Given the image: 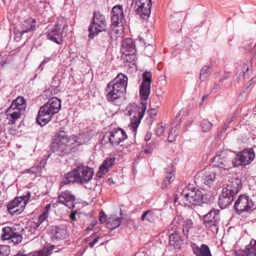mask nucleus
I'll return each instance as SVG.
<instances>
[{
	"mask_svg": "<svg viewBox=\"0 0 256 256\" xmlns=\"http://www.w3.org/2000/svg\"><path fill=\"white\" fill-rule=\"evenodd\" d=\"M96 16V11L93 12V17L92 19V22L88 28L89 34L88 37L90 39H92L94 38V34L96 33V24L95 22V18Z\"/></svg>",
	"mask_w": 256,
	"mask_h": 256,
	"instance_id": "31",
	"label": "nucleus"
},
{
	"mask_svg": "<svg viewBox=\"0 0 256 256\" xmlns=\"http://www.w3.org/2000/svg\"><path fill=\"white\" fill-rule=\"evenodd\" d=\"M26 107V102L24 97L18 96L12 100L11 105L5 112L8 124L13 125L16 124L18 119L24 114Z\"/></svg>",
	"mask_w": 256,
	"mask_h": 256,
	"instance_id": "6",
	"label": "nucleus"
},
{
	"mask_svg": "<svg viewBox=\"0 0 256 256\" xmlns=\"http://www.w3.org/2000/svg\"><path fill=\"white\" fill-rule=\"evenodd\" d=\"M93 174L92 168L84 166H78L64 175L62 183L64 185L74 183L82 184L91 180Z\"/></svg>",
	"mask_w": 256,
	"mask_h": 256,
	"instance_id": "3",
	"label": "nucleus"
},
{
	"mask_svg": "<svg viewBox=\"0 0 256 256\" xmlns=\"http://www.w3.org/2000/svg\"><path fill=\"white\" fill-rule=\"evenodd\" d=\"M155 52V48L152 44H148L144 49V53L148 57H152Z\"/></svg>",
	"mask_w": 256,
	"mask_h": 256,
	"instance_id": "42",
	"label": "nucleus"
},
{
	"mask_svg": "<svg viewBox=\"0 0 256 256\" xmlns=\"http://www.w3.org/2000/svg\"><path fill=\"white\" fill-rule=\"evenodd\" d=\"M75 196L68 191L62 192L58 197L57 202L64 204L69 208H73L76 204Z\"/></svg>",
	"mask_w": 256,
	"mask_h": 256,
	"instance_id": "21",
	"label": "nucleus"
},
{
	"mask_svg": "<svg viewBox=\"0 0 256 256\" xmlns=\"http://www.w3.org/2000/svg\"><path fill=\"white\" fill-rule=\"evenodd\" d=\"M42 222H40L38 218V220L36 222H34L35 224V227L36 228H38L42 223Z\"/></svg>",
	"mask_w": 256,
	"mask_h": 256,
	"instance_id": "62",
	"label": "nucleus"
},
{
	"mask_svg": "<svg viewBox=\"0 0 256 256\" xmlns=\"http://www.w3.org/2000/svg\"><path fill=\"white\" fill-rule=\"evenodd\" d=\"M43 167L40 165L38 164L36 166H34L28 169L25 170L26 172H30L34 174H40L42 172Z\"/></svg>",
	"mask_w": 256,
	"mask_h": 256,
	"instance_id": "40",
	"label": "nucleus"
},
{
	"mask_svg": "<svg viewBox=\"0 0 256 256\" xmlns=\"http://www.w3.org/2000/svg\"><path fill=\"white\" fill-rule=\"evenodd\" d=\"M30 196V192L27 191L26 194L16 198L8 204V212L12 214H20L24 210Z\"/></svg>",
	"mask_w": 256,
	"mask_h": 256,
	"instance_id": "9",
	"label": "nucleus"
},
{
	"mask_svg": "<svg viewBox=\"0 0 256 256\" xmlns=\"http://www.w3.org/2000/svg\"><path fill=\"white\" fill-rule=\"evenodd\" d=\"M232 202L231 197L227 198L224 194H220L219 196L218 205L222 209L226 208Z\"/></svg>",
	"mask_w": 256,
	"mask_h": 256,
	"instance_id": "32",
	"label": "nucleus"
},
{
	"mask_svg": "<svg viewBox=\"0 0 256 256\" xmlns=\"http://www.w3.org/2000/svg\"><path fill=\"white\" fill-rule=\"evenodd\" d=\"M165 124L161 123L158 124L156 129V134L158 136H160L164 134L165 129Z\"/></svg>",
	"mask_w": 256,
	"mask_h": 256,
	"instance_id": "47",
	"label": "nucleus"
},
{
	"mask_svg": "<svg viewBox=\"0 0 256 256\" xmlns=\"http://www.w3.org/2000/svg\"><path fill=\"white\" fill-rule=\"evenodd\" d=\"M208 94H206V95H204L202 98V100H201V102H200V105H201L202 104V103L205 100H206L208 98Z\"/></svg>",
	"mask_w": 256,
	"mask_h": 256,
	"instance_id": "60",
	"label": "nucleus"
},
{
	"mask_svg": "<svg viewBox=\"0 0 256 256\" xmlns=\"http://www.w3.org/2000/svg\"><path fill=\"white\" fill-rule=\"evenodd\" d=\"M46 62H47V60H44L40 64V66H42V65L44 64Z\"/></svg>",
	"mask_w": 256,
	"mask_h": 256,
	"instance_id": "64",
	"label": "nucleus"
},
{
	"mask_svg": "<svg viewBox=\"0 0 256 256\" xmlns=\"http://www.w3.org/2000/svg\"><path fill=\"white\" fill-rule=\"evenodd\" d=\"M136 12L143 19L148 18L150 16L152 6V0H140L136 2Z\"/></svg>",
	"mask_w": 256,
	"mask_h": 256,
	"instance_id": "16",
	"label": "nucleus"
},
{
	"mask_svg": "<svg viewBox=\"0 0 256 256\" xmlns=\"http://www.w3.org/2000/svg\"><path fill=\"white\" fill-rule=\"evenodd\" d=\"M100 144L102 145H105L107 144H110L112 146V138L110 132H108L104 134L102 138L101 139Z\"/></svg>",
	"mask_w": 256,
	"mask_h": 256,
	"instance_id": "38",
	"label": "nucleus"
},
{
	"mask_svg": "<svg viewBox=\"0 0 256 256\" xmlns=\"http://www.w3.org/2000/svg\"><path fill=\"white\" fill-rule=\"evenodd\" d=\"M255 158V154L252 148L244 150L236 155V158L233 160L232 164L234 166H244L250 163Z\"/></svg>",
	"mask_w": 256,
	"mask_h": 256,
	"instance_id": "10",
	"label": "nucleus"
},
{
	"mask_svg": "<svg viewBox=\"0 0 256 256\" xmlns=\"http://www.w3.org/2000/svg\"><path fill=\"white\" fill-rule=\"evenodd\" d=\"M150 91V86L140 84V96L142 100L146 102L148 99Z\"/></svg>",
	"mask_w": 256,
	"mask_h": 256,
	"instance_id": "28",
	"label": "nucleus"
},
{
	"mask_svg": "<svg viewBox=\"0 0 256 256\" xmlns=\"http://www.w3.org/2000/svg\"><path fill=\"white\" fill-rule=\"evenodd\" d=\"M250 66L248 64H244L239 73L240 78L245 79L249 78Z\"/></svg>",
	"mask_w": 256,
	"mask_h": 256,
	"instance_id": "36",
	"label": "nucleus"
},
{
	"mask_svg": "<svg viewBox=\"0 0 256 256\" xmlns=\"http://www.w3.org/2000/svg\"><path fill=\"white\" fill-rule=\"evenodd\" d=\"M152 74L148 72H145L142 74V80L141 84L150 86L152 82Z\"/></svg>",
	"mask_w": 256,
	"mask_h": 256,
	"instance_id": "39",
	"label": "nucleus"
},
{
	"mask_svg": "<svg viewBox=\"0 0 256 256\" xmlns=\"http://www.w3.org/2000/svg\"><path fill=\"white\" fill-rule=\"evenodd\" d=\"M22 235L15 231L10 240H11L15 244H18L22 242Z\"/></svg>",
	"mask_w": 256,
	"mask_h": 256,
	"instance_id": "43",
	"label": "nucleus"
},
{
	"mask_svg": "<svg viewBox=\"0 0 256 256\" xmlns=\"http://www.w3.org/2000/svg\"><path fill=\"white\" fill-rule=\"evenodd\" d=\"M178 134V128L176 127L174 128H173L171 130V132H170V133L168 136V140L170 142H172L173 141H174L175 140Z\"/></svg>",
	"mask_w": 256,
	"mask_h": 256,
	"instance_id": "45",
	"label": "nucleus"
},
{
	"mask_svg": "<svg viewBox=\"0 0 256 256\" xmlns=\"http://www.w3.org/2000/svg\"><path fill=\"white\" fill-rule=\"evenodd\" d=\"M206 196L194 184H189L182 190V200L184 205L190 207L206 202Z\"/></svg>",
	"mask_w": 256,
	"mask_h": 256,
	"instance_id": "5",
	"label": "nucleus"
},
{
	"mask_svg": "<svg viewBox=\"0 0 256 256\" xmlns=\"http://www.w3.org/2000/svg\"><path fill=\"white\" fill-rule=\"evenodd\" d=\"M85 240L91 248H92L96 243L95 233L92 234L90 237L86 238Z\"/></svg>",
	"mask_w": 256,
	"mask_h": 256,
	"instance_id": "46",
	"label": "nucleus"
},
{
	"mask_svg": "<svg viewBox=\"0 0 256 256\" xmlns=\"http://www.w3.org/2000/svg\"><path fill=\"white\" fill-rule=\"evenodd\" d=\"M128 78L123 74H119L109 82L106 88V94L108 102L116 104L126 91Z\"/></svg>",
	"mask_w": 256,
	"mask_h": 256,
	"instance_id": "2",
	"label": "nucleus"
},
{
	"mask_svg": "<svg viewBox=\"0 0 256 256\" xmlns=\"http://www.w3.org/2000/svg\"><path fill=\"white\" fill-rule=\"evenodd\" d=\"M77 214V212L76 211H75V212H72L70 214V218H71V220L73 221L74 220H76V214Z\"/></svg>",
	"mask_w": 256,
	"mask_h": 256,
	"instance_id": "58",
	"label": "nucleus"
},
{
	"mask_svg": "<svg viewBox=\"0 0 256 256\" xmlns=\"http://www.w3.org/2000/svg\"><path fill=\"white\" fill-rule=\"evenodd\" d=\"M112 138V146H118L127 138L125 131L121 128H114L110 131Z\"/></svg>",
	"mask_w": 256,
	"mask_h": 256,
	"instance_id": "23",
	"label": "nucleus"
},
{
	"mask_svg": "<svg viewBox=\"0 0 256 256\" xmlns=\"http://www.w3.org/2000/svg\"><path fill=\"white\" fill-rule=\"evenodd\" d=\"M108 24L104 16L97 12V36L103 32V40H108L110 32L108 30Z\"/></svg>",
	"mask_w": 256,
	"mask_h": 256,
	"instance_id": "17",
	"label": "nucleus"
},
{
	"mask_svg": "<svg viewBox=\"0 0 256 256\" xmlns=\"http://www.w3.org/2000/svg\"><path fill=\"white\" fill-rule=\"evenodd\" d=\"M124 54L125 56V58H124L125 60L127 62H134L136 59V52H130V54Z\"/></svg>",
	"mask_w": 256,
	"mask_h": 256,
	"instance_id": "50",
	"label": "nucleus"
},
{
	"mask_svg": "<svg viewBox=\"0 0 256 256\" xmlns=\"http://www.w3.org/2000/svg\"><path fill=\"white\" fill-rule=\"evenodd\" d=\"M96 222L92 221L91 222V224L86 228V230H91L94 228V227L96 225Z\"/></svg>",
	"mask_w": 256,
	"mask_h": 256,
	"instance_id": "57",
	"label": "nucleus"
},
{
	"mask_svg": "<svg viewBox=\"0 0 256 256\" xmlns=\"http://www.w3.org/2000/svg\"><path fill=\"white\" fill-rule=\"evenodd\" d=\"M236 118V116L235 113L232 114L230 116H229L224 124L225 126H226V127L225 128H224V129L225 130H226L227 127L232 124V122Z\"/></svg>",
	"mask_w": 256,
	"mask_h": 256,
	"instance_id": "51",
	"label": "nucleus"
},
{
	"mask_svg": "<svg viewBox=\"0 0 256 256\" xmlns=\"http://www.w3.org/2000/svg\"><path fill=\"white\" fill-rule=\"evenodd\" d=\"M212 68L210 66H204L200 70V78L202 81L205 80L210 74Z\"/></svg>",
	"mask_w": 256,
	"mask_h": 256,
	"instance_id": "35",
	"label": "nucleus"
},
{
	"mask_svg": "<svg viewBox=\"0 0 256 256\" xmlns=\"http://www.w3.org/2000/svg\"><path fill=\"white\" fill-rule=\"evenodd\" d=\"M115 160L116 158L114 157L106 158L100 167L98 171L97 172V177L99 178H102L104 175L108 172L110 168L114 164Z\"/></svg>",
	"mask_w": 256,
	"mask_h": 256,
	"instance_id": "25",
	"label": "nucleus"
},
{
	"mask_svg": "<svg viewBox=\"0 0 256 256\" xmlns=\"http://www.w3.org/2000/svg\"><path fill=\"white\" fill-rule=\"evenodd\" d=\"M148 114L150 116H155L156 114V109L152 108L150 110H149L148 111Z\"/></svg>",
	"mask_w": 256,
	"mask_h": 256,
	"instance_id": "55",
	"label": "nucleus"
},
{
	"mask_svg": "<svg viewBox=\"0 0 256 256\" xmlns=\"http://www.w3.org/2000/svg\"><path fill=\"white\" fill-rule=\"evenodd\" d=\"M122 25L120 26V24L115 26L114 24H112V30L114 31V33L118 35V36H120L122 32Z\"/></svg>",
	"mask_w": 256,
	"mask_h": 256,
	"instance_id": "48",
	"label": "nucleus"
},
{
	"mask_svg": "<svg viewBox=\"0 0 256 256\" xmlns=\"http://www.w3.org/2000/svg\"><path fill=\"white\" fill-rule=\"evenodd\" d=\"M252 200L246 195H240L234 202L236 212L242 216H246L254 209Z\"/></svg>",
	"mask_w": 256,
	"mask_h": 256,
	"instance_id": "8",
	"label": "nucleus"
},
{
	"mask_svg": "<svg viewBox=\"0 0 256 256\" xmlns=\"http://www.w3.org/2000/svg\"><path fill=\"white\" fill-rule=\"evenodd\" d=\"M147 103L141 102L138 108V112L134 115L131 120L130 126L134 132H135L143 118L144 114L146 110Z\"/></svg>",
	"mask_w": 256,
	"mask_h": 256,
	"instance_id": "19",
	"label": "nucleus"
},
{
	"mask_svg": "<svg viewBox=\"0 0 256 256\" xmlns=\"http://www.w3.org/2000/svg\"><path fill=\"white\" fill-rule=\"evenodd\" d=\"M10 252V248L8 246H0V256H8Z\"/></svg>",
	"mask_w": 256,
	"mask_h": 256,
	"instance_id": "49",
	"label": "nucleus"
},
{
	"mask_svg": "<svg viewBox=\"0 0 256 256\" xmlns=\"http://www.w3.org/2000/svg\"><path fill=\"white\" fill-rule=\"evenodd\" d=\"M214 168L227 170L230 166V159L226 150H222L218 152L212 159Z\"/></svg>",
	"mask_w": 256,
	"mask_h": 256,
	"instance_id": "12",
	"label": "nucleus"
},
{
	"mask_svg": "<svg viewBox=\"0 0 256 256\" xmlns=\"http://www.w3.org/2000/svg\"><path fill=\"white\" fill-rule=\"evenodd\" d=\"M28 256H48L47 252L44 250H40L30 253Z\"/></svg>",
	"mask_w": 256,
	"mask_h": 256,
	"instance_id": "52",
	"label": "nucleus"
},
{
	"mask_svg": "<svg viewBox=\"0 0 256 256\" xmlns=\"http://www.w3.org/2000/svg\"><path fill=\"white\" fill-rule=\"evenodd\" d=\"M192 251L196 256H212L209 247L205 244H202L200 246H194Z\"/></svg>",
	"mask_w": 256,
	"mask_h": 256,
	"instance_id": "27",
	"label": "nucleus"
},
{
	"mask_svg": "<svg viewBox=\"0 0 256 256\" xmlns=\"http://www.w3.org/2000/svg\"><path fill=\"white\" fill-rule=\"evenodd\" d=\"M242 184L240 180L235 178L234 180L230 182L227 186L224 188L221 194H224V196L227 198L231 197L232 201L234 200V196L237 194L241 189Z\"/></svg>",
	"mask_w": 256,
	"mask_h": 256,
	"instance_id": "14",
	"label": "nucleus"
},
{
	"mask_svg": "<svg viewBox=\"0 0 256 256\" xmlns=\"http://www.w3.org/2000/svg\"><path fill=\"white\" fill-rule=\"evenodd\" d=\"M253 46L255 47L256 44H254L252 42H251L248 46H246V48L248 50H250L252 48Z\"/></svg>",
	"mask_w": 256,
	"mask_h": 256,
	"instance_id": "59",
	"label": "nucleus"
},
{
	"mask_svg": "<svg viewBox=\"0 0 256 256\" xmlns=\"http://www.w3.org/2000/svg\"><path fill=\"white\" fill-rule=\"evenodd\" d=\"M178 196H174V203H176V202L178 201Z\"/></svg>",
	"mask_w": 256,
	"mask_h": 256,
	"instance_id": "63",
	"label": "nucleus"
},
{
	"mask_svg": "<svg viewBox=\"0 0 256 256\" xmlns=\"http://www.w3.org/2000/svg\"><path fill=\"white\" fill-rule=\"evenodd\" d=\"M124 18L122 6L119 4L114 6L111 12V21L112 24L117 26L122 24Z\"/></svg>",
	"mask_w": 256,
	"mask_h": 256,
	"instance_id": "22",
	"label": "nucleus"
},
{
	"mask_svg": "<svg viewBox=\"0 0 256 256\" xmlns=\"http://www.w3.org/2000/svg\"><path fill=\"white\" fill-rule=\"evenodd\" d=\"M174 180V174L172 172H168L165 176V178L164 180L163 183L162 184L161 188L162 189H164L167 188L168 185L170 184Z\"/></svg>",
	"mask_w": 256,
	"mask_h": 256,
	"instance_id": "37",
	"label": "nucleus"
},
{
	"mask_svg": "<svg viewBox=\"0 0 256 256\" xmlns=\"http://www.w3.org/2000/svg\"><path fill=\"white\" fill-rule=\"evenodd\" d=\"M61 24L58 23L54 25V28L46 34L48 39L56 42L58 44L62 43L64 39L63 30L66 28L68 27V25L64 24L61 28Z\"/></svg>",
	"mask_w": 256,
	"mask_h": 256,
	"instance_id": "15",
	"label": "nucleus"
},
{
	"mask_svg": "<svg viewBox=\"0 0 256 256\" xmlns=\"http://www.w3.org/2000/svg\"><path fill=\"white\" fill-rule=\"evenodd\" d=\"M183 220V218L180 216H176L174 218L170 226L172 228L177 230L178 226L180 225V224L182 222V232L183 235L184 237L188 238L189 233L190 231L193 228V222L192 220L190 218H186L185 220Z\"/></svg>",
	"mask_w": 256,
	"mask_h": 256,
	"instance_id": "11",
	"label": "nucleus"
},
{
	"mask_svg": "<svg viewBox=\"0 0 256 256\" xmlns=\"http://www.w3.org/2000/svg\"><path fill=\"white\" fill-rule=\"evenodd\" d=\"M200 220L204 226L214 234H218L220 221V212L218 210L212 209Z\"/></svg>",
	"mask_w": 256,
	"mask_h": 256,
	"instance_id": "7",
	"label": "nucleus"
},
{
	"mask_svg": "<svg viewBox=\"0 0 256 256\" xmlns=\"http://www.w3.org/2000/svg\"><path fill=\"white\" fill-rule=\"evenodd\" d=\"M151 134L148 133L145 136L144 140L146 142L148 141L151 138Z\"/></svg>",
	"mask_w": 256,
	"mask_h": 256,
	"instance_id": "61",
	"label": "nucleus"
},
{
	"mask_svg": "<svg viewBox=\"0 0 256 256\" xmlns=\"http://www.w3.org/2000/svg\"><path fill=\"white\" fill-rule=\"evenodd\" d=\"M188 242V238L181 236L177 232L174 231L169 235V244L176 250H179Z\"/></svg>",
	"mask_w": 256,
	"mask_h": 256,
	"instance_id": "18",
	"label": "nucleus"
},
{
	"mask_svg": "<svg viewBox=\"0 0 256 256\" xmlns=\"http://www.w3.org/2000/svg\"><path fill=\"white\" fill-rule=\"evenodd\" d=\"M108 220V219H107L106 215L104 214V212L102 210H101L100 212V216H99V218H98L99 222L100 223H103L105 222H107Z\"/></svg>",
	"mask_w": 256,
	"mask_h": 256,
	"instance_id": "53",
	"label": "nucleus"
},
{
	"mask_svg": "<svg viewBox=\"0 0 256 256\" xmlns=\"http://www.w3.org/2000/svg\"><path fill=\"white\" fill-rule=\"evenodd\" d=\"M123 54H128L130 52H136L135 45L131 38H125L120 48Z\"/></svg>",
	"mask_w": 256,
	"mask_h": 256,
	"instance_id": "26",
	"label": "nucleus"
},
{
	"mask_svg": "<svg viewBox=\"0 0 256 256\" xmlns=\"http://www.w3.org/2000/svg\"><path fill=\"white\" fill-rule=\"evenodd\" d=\"M245 252L247 256H256V240H251L249 246L246 248Z\"/></svg>",
	"mask_w": 256,
	"mask_h": 256,
	"instance_id": "33",
	"label": "nucleus"
},
{
	"mask_svg": "<svg viewBox=\"0 0 256 256\" xmlns=\"http://www.w3.org/2000/svg\"><path fill=\"white\" fill-rule=\"evenodd\" d=\"M51 239L53 241H58L66 238V230L58 226H52L50 228Z\"/></svg>",
	"mask_w": 256,
	"mask_h": 256,
	"instance_id": "24",
	"label": "nucleus"
},
{
	"mask_svg": "<svg viewBox=\"0 0 256 256\" xmlns=\"http://www.w3.org/2000/svg\"><path fill=\"white\" fill-rule=\"evenodd\" d=\"M141 220L142 221L154 222L155 220L154 213L150 210H146L142 214Z\"/></svg>",
	"mask_w": 256,
	"mask_h": 256,
	"instance_id": "34",
	"label": "nucleus"
},
{
	"mask_svg": "<svg viewBox=\"0 0 256 256\" xmlns=\"http://www.w3.org/2000/svg\"><path fill=\"white\" fill-rule=\"evenodd\" d=\"M122 220V218L110 217L107 220L106 226L109 229H115L120 226Z\"/></svg>",
	"mask_w": 256,
	"mask_h": 256,
	"instance_id": "29",
	"label": "nucleus"
},
{
	"mask_svg": "<svg viewBox=\"0 0 256 256\" xmlns=\"http://www.w3.org/2000/svg\"><path fill=\"white\" fill-rule=\"evenodd\" d=\"M16 229H13L10 226H6L2 229V234L1 238L2 240H10L16 231Z\"/></svg>",
	"mask_w": 256,
	"mask_h": 256,
	"instance_id": "30",
	"label": "nucleus"
},
{
	"mask_svg": "<svg viewBox=\"0 0 256 256\" xmlns=\"http://www.w3.org/2000/svg\"><path fill=\"white\" fill-rule=\"evenodd\" d=\"M201 178L204 184L209 187H213L216 178V168L208 167L203 170L201 173Z\"/></svg>",
	"mask_w": 256,
	"mask_h": 256,
	"instance_id": "13",
	"label": "nucleus"
},
{
	"mask_svg": "<svg viewBox=\"0 0 256 256\" xmlns=\"http://www.w3.org/2000/svg\"><path fill=\"white\" fill-rule=\"evenodd\" d=\"M219 82L220 86L224 85L226 88H229L232 84L231 81L228 79V74H226V76L220 78Z\"/></svg>",
	"mask_w": 256,
	"mask_h": 256,
	"instance_id": "44",
	"label": "nucleus"
},
{
	"mask_svg": "<svg viewBox=\"0 0 256 256\" xmlns=\"http://www.w3.org/2000/svg\"><path fill=\"white\" fill-rule=\"evenodd\" d=\"M82 135L72 136L68 137L64 130L56 133L50 144V151L56 155L64 156L68 154L76 146L86 142L87 140H82Z\"/></svg>",
	"mask_w": 256,
	"mask_h": 256,
	"instance_id": "1",
	"label": "nucleus"
},
{
	"mask_svg": "<svg viewBox=\"0 0 256 256\" xmlns=\"http://www.w3.org/2000/svg\"><path fill=\"white\" fill-rule=\"evenodd\" d=\"M51 208V205L50 204H48L44 208L42 212H45L46 214H48V211L50 210Z\"/></svg>",
	"mask_w": 256,
	"mask_h": 256,
	"instance_id": "56",
	"label": "nucleus"
},
{
	"mask_svg": "<svg viewBox=\"0 0 256 256\" xmlns=\"http://www.w3.org/2000/svg\"><path fill=\"white\" fill-rule=\"evenodd\" d=\"M61 108V100L52 97L38 111L36 118L38 124L42 126H45L52 118L53 115L57 114Z\"/></svg>",
	"mask_w": 256,
	"mask_h": 256,
	"instance_id": "4",
	"label": "nucleus"
},
{
	"mask_svg": "<svg viewBox=\"0 0 256 256\" xmlns=\"http://www.w3.org/2000/svg\"><path fill=\"white\" fill-rule=\"evenodd\" d=\"M48 214H46L45 212H42L41 214H40L38 218L40 222H43L46 220V218H48Z\"/></svg>",
	"mask_w": 256,
	"mask_h": 256,
	"instance_id": "54",
	"label": "nucleus"
},
{
	"mask_svg": "<svg viewBox=\"0 0 256 256\" xmlns=\"http://www.w3.org/2000/svg\"><path fill=\"white\" fill-rule=\"evenodd\" d=\"M212 124L207 120H204L200 124L203 132H208L212 128Z\"/></svg>",
	"mask_w": 256,
	"mask_h": 256,
	"instance_id": "41",
	"label": "nucleus"
},
{
	"mask_svg": "<svg viewBox=\"0 0 256 256\" xmlns=\"http://www.w3.org/2000/svg\"><path fill=\"white\" fill-rule=\"evenodd\" d=\"M36 21L35 19L32 18H28L21 23L20 25L21 30H19L18 33H16L15 36L19 34L18 36L20 38L24 34L34 30H36Z\"/></svg>",
	"mask_w": 256,
	"mask_h": 256,
	"instance_id": "20",
	"label": "nucleus"
}]
</instances>
